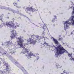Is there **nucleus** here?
<instances>
[{"label": "nucleus", "mask_w": 74, "mask_h": 74, "mask_svg": "<svg viewBox=\"0 0 74 74\" xmlns=\"http://www.w3.org/2000/svg\"><path fill=\"white\" fill-rule=\"evenodd\" d=\"M21 36H20V37L16 38L17 41V45H18V47L19 46V48L21 47H22L23 46L25 45V44L23 43V42H24V40L22 39V38H23V37H21Z\"/></svg>", "instance_id": "7ed1b4c3"}, {"label": "nucleus", "mask_w": 74, "mask_h": 74, "mask_svg": "<svg viewBox=\"0 0 74 74\" xmlns=\"http://www.w3.org/2000/svg\"><path fill=\"white\" fill-rule=\"evenodd\" d=\"M12 34L13 35V36H10L11 37V38L12 39H13V38H15V37L17 36V34H16V32H15V33H14V31H13V32H12Z\"/></svg>", "instance_id": "0eeeda50"}, {"label": "nucleus", "mask_w": 74, "mask_h": 74, "mask_svg": "<svg viewBox=\"0 0 74 74\" xmlns=\"http://www.w3.org/2000/svg\"><path fill=\"white\" fill-rule=\"evenodd\" d=\"M54 16L55 17L54 18H53L52 21L53 22H55V19H57V17L56 16Z\"/></svg>", "instance_id": "ddd939ff"}, {"label": "nucleus", "mask_w": 74, "mask_h": 74, "mask_svg": "<svg viewBox=\"0 0 74 74\" xmlns=\"http://www.w3.org/2000/svg\"><path fill=\"white\" fill-rule=\"evenodd\" d=\"M59 40L60 41H61V40H62V39L61 38H59Z\"/></svg>", "instance_id": "aec40b11"}, {"label": "nucleus", "mask_w": 74, "mask_h": 74, "mask_svg": "<svg viewBox=\"0 0 74 74\" xmlns=\"http://www.w3.org/2000/svg\"><path fill=\"white\" fill-rule=\"evenodd\" d=\"M18 1H19V0H17Z\"/></svg>", "instance_id": "a878e982"}, {"label": "nucleus", "mask_w": 74, "mask_h": 74, "mask_svg": "<svg viewBox=\"0 0 74 74\" xmlns=\"http://www.w3.org/2000/svg\"><path fill=\"white\" fill-rule=\"evenodd\" d=\"M70 60H71H71H73V59H71V58H70Z\"/></svg>", "instance_id": "5701e85b"}, {"label": "nucleus", "mask_w": 74, "mask_h": 74, "mask_svg": "<svg viewBox=\"0 0 74 74\" xmlns=\"http://www.w3.org/2000/svg\"><path fill=\"white\" fill-rule=\"evenodd\" d=\"M0 73H1V74H3H3H6V73H5V72H4L3 71L1 70L0 71Z\"/></svg>", "instance_id": "2eb2a0df"}, {"label": "nucleus", "mask_w": 74, "mask_h": 74, "mask_svg": "<svg viewBox=\"0 0 74 74\" xmlns=\"http://www.w3.org/2000/svg\"><path fill=\"white\" fill-rule=\"evenodd\" d=\"M30 50L28 49H26L25 47L23 48L22 51V53L24 54H25V56H29L27 57L28 59H29L31 58V56H33V53H32V52L30 51L29 53V51Z\"/></svg>", "instance_id": "f03ea898"}, {"label": "nucleus", "mask_w": 74, "mask_h": 74, "mask_svg": "<svg viewBox=\"0 0 74 74\" xmlns=\"http://www.w3.org/2000/svg\"><path fill=\"white\" fill-rule=\"evenodd\" d=\"M44 44H45V45H47L48 44V43H47L46 42H45L44 43Z\"/></svg>", "instance_id": "6ab92c4d"}, {"label": "nucleus", "mask_w": 74, "mask_h": 74, "mask_svg": "<svg viewBox=\"0 0 74 74\" xmlns=\"http://www.w3.org/2000/svg\"><path fill=\"white\" fill-rule=\"evenodd\" d=\"M31 38H33V39L31 38H29L27 40V42L28 43L29 42L31 44H33V45H34V44L36 43V42H37V40H38L39 41L41 39V36H36L35 40H34V39H35V38H36V35H33L31 36Z\"/></svg>", "instance_id": "f257e3e1"}, {"label": "nucleus", "mask_w": 74, "mask_h": 74, "mask_svg": "<svg viewBox=\"0 0 74 74\" xmlns=\"http://www.w3.org/2000/svg\"><path fill=\"white\" fill-rule=\"evenodd\" d=\"M68 53V56H69V57H70L71 56V58H72V59H73V56H72V54H69V53L68 52H67V53Z\"/></svg>", "instance_id": "4468645a"}, {"label": "nucleus", "mask_w": 74, "mask_h": 74, "mask_svg": "<svg viewBox=\"0 0 74 74\" xmlns=\"http://www.w3.org/2000/svg\"><path fill=\"white\" fill-rule=\"evenodd\" d=\"M12 44V43L11 41H9L8 42L6 43V47H10Z\"/></svg>", "instance_id": "1a4fd4ad"}, {"label": "nucleus", "mask_w": 74, "mask_h": 74, "mask_svg": "<svg viewBox=\"0 0 74 74\" xmlns=\"http://www.w3.org/2000/svg\"><path fill=\"white\" fill-rule=\"evenodd\" d=\"M25 11L27 13L29 12V11H32V12H34V11H36L37 10L32 8V7H30V8L27 7L25 9Z\"/></svg>", "instance_id": "423d86ee"}, {"label": "nucleus", "mask_w": 74, "mask_h": 74, "mask_svg": "<svg viewBox=\"0 0 74 74\" xmlns=\"http://www.w3.org/2000/svg\"><path fill=\"white\" fill-rule=\"evenodd\" d=\"M64 73H66V71L64 70Z\"/></svg>", "instance_id": "4be33fe9"}, {"label": "nucleus", "mask_w": 74, "mask_h": 74, "mask_svg": "<svg viewBox=\"0 0 74 74\" xmlns=\"http://www.w3.org/2000/svg\"><path fill=\"white\" fill-rule=\"evenodd\" d=\"M10 52L12 53H14V50L11 49L10 50Z\"/></svg>", "instance_id": "dca6fc26"}, {"label": "nucleus", "mask_w": 74, "mask_h": 74, "mask_svg": "<svg viewBox=\"0 0 74 74\" xmlns=\"http://www.w3.org/2000/svg\"><path fill=\"white\" fill-rule=\"evenodd\" d=\"M4 15L3 14H2L1 15H0V20L1 22H3V21H4L3 17Z\"/></svg>", "instance_id": "9d476101"}, {"label": "nucleus", "mask_w": 74, "mask_h": 74, "mask_svg": "<svg viewBox=\"0 0 74 74\" xmlns=\"http://www.w3.org/2000/svg\"><path fill=\"white\" fill-rule=\"evenodd\" d=\"M51 38L53 39V40L54 41V42L56 44H59V42L58 41V40H56V39H55V38H54L53 37H51Z\"/></svg>", "instance_id": "6e6552de"}, {"label": "nucleus", "mask_w": 74, "mask_h": 74, "mask_svg": "<svg viewBox=\"0 0 74 74\" xmlns=\"http://www.w3.org/2000/svg\"><path fill=\"white\" fill-rule=\"evenodd\" d=\"M17 3H18V2L15 1L13 3L14 5L16 7H18V5L17 4Z\"/></svg>", "instance_id": "f8f14e48"}, {"label": "nucleus", "mask_w": 74, "mask_h": 74, "mask_svg": "<svg viewBox=\"0 0 74 74\" xmlns=\"http://www.w3.org/2000/svg\"><path fill=\"white\" fill-rule=\"evenodd\" d=\"M6 70L7 71L9 70V68H8V66H6Z\"/></svg>", "instance_id": "f3484780"}, {"label": "nucleus", "mask_w": 74, "mask_h": 74, "mask_svg": "<svg viewBox=\"0 0 74 74\" xmlns=\"http://www.w3.org/2000/svg\"><path fill=\"white\" fill-rule=\"evenodd\" d=\"M60 37V35L59 36V37Z\"/></svg>", "instance_id": "393cba45"}, {"label": "nucleus", "mask_w": 74, "mask_h": 74, "mask_svg": "<svg viewBox=\"0 0 74 74\" xmlns=\"http://www.w3.org/2000/svg\"><path fill=\"white\" fill-rule=\"evenodd\" d=\"M57 67V68H60V66L59 64H57L56 65V67Z\"/></svg>", "instance_id": "a211bd4d"}, {"label": "nucleus", "mask_w": 74, "mask_h": 74, "mask_svg": "<svg viewBox=\"0 0 74 74\" xmlns=\"http://www.w3.org/2000/svg\"><path fill=\"white\" fill-rule=\"evenodd\" d=\"M7 54V52H5L3 53V55H6Z\"/></svg>", "instance_id": "412c9836"}, {"label": "nucleus", "mask_w": 74, "mask_h": 74, "mask_svg": "<svg viewBox=\"0 0 74 74\" xmlns=\"http://www.w3.org/2000/svg\"><path fill=\"white\" fill-rule=\"evenodd\" d=\"M6 25L7 26H8L9 27H13L14 29H16V26H14V24L12 21L9 22L8 23H6Z\"/></svg>", "instance_id": "39448f33"}, {"label": "nucleus", "mask_w": 74, "mask_h": 74, "mask_svg": "<svg viewBox=\"0 0 74 74\" xmlns=\"http://www.w3.org/2000/svg\"><path fill=\"white\" fill-rule=\"evenodd\" d=\"M17 27H19V25H17Z\"/></svg>", "instance_id": "b1692460"}, {"label": "nucleus", "mask_w": 74, "mask_h": 74, "mask_svg": "<svg viewBox=\"0 0 74 74\" xmlns=\"http://www.w3.org/2000/svg\"><path fill=\"white\" fill-rule=\"evenodd\" d=\"M40 28H43V29L45 30L46 28H47V26H44L43 25L41 24L40 26Z\"/></svg>", "instance_id": "9b49d317"}, {"label": "nucleus", "mask_w": 74, "mask_h": 74, "mask_svg": "<svg viewBox=\"0 0 74 74\" xmlns=\"http://www.w3.org/2000/svg\"><path fill=\"white\" fill-rule=\"evenodd\" d=\"M56 49L58 52V55L59 54L62 55L64 54V52H66V50L63 48V47H61V45H59Z\"/></svg>", "instance_id": "20e7f679"}]
</instances>
